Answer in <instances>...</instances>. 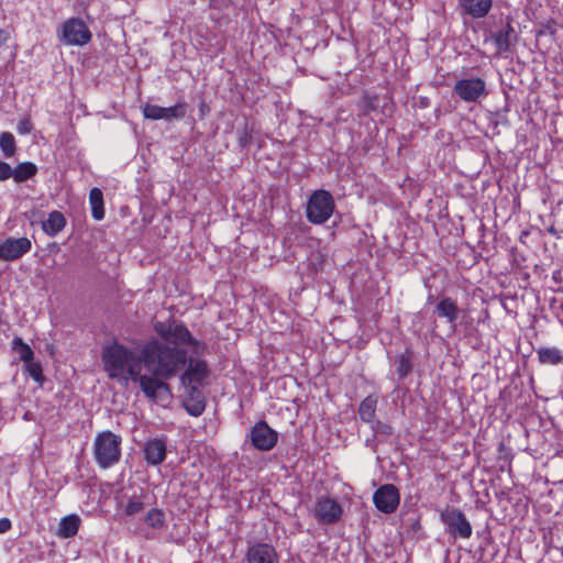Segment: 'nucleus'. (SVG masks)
Segmentation results:
<instances>
[{
    "mask_svg": "<svg viewBox=\"0 0 563 563\" xmlns=\"http://www.w3.org/2000/svg\"><path fill=\"white\" fill-rule=\"evenodd\" d=\"M25 372L36 382H42L43 374H42V366L40 363L32 361H29L24 364Z\"/></svg>",
    "mask_w": 563,
    "mask_h": 563,
    "instance_id": "2f4dec72",
    "label": "nucleus"
},
{
    "mask_svg": "<svg viewBox=\"0 0 563 563\" xmlns=\"http://www.w3.org/2000/svg\"><path fill=\"white\" fill-rule=\"evenodd\" d=\"M80 526V518L77 515H68L60 519L58 525V536L62 538H73L77 534Z\"/></svg>",
    "mask_w": 563,
    "mask_h": 563,
    "instance_id": "6ab92c4d",
    "label": "nucleus"
},
{
    "mask_svg": "<svg viewBox=\"0 0 563 563\" xmlns=\"http://www.w3.org/2000/svg\"><path fill=\"white\" fill-rule=\"evenodd\" d=\"M120 507L125 516L134 517L141 514L145 508L144 496L142 494H133L128 497L125 501L122 500Z\"/></svg>",
    "mask_w": 563,
    "mask_h": 563,
    "instance_id": "aec40b11",
    "label": "nucleus"
},
{
    "mask_svg": "<svg viewBox=\"0 0 563 563\" xmlns=\"http://www.w3.org/2000/svg\"><path fill=\"white\" fill-rule=\"evenodd\" d=\"M208 377V366L205 361L190 358L183 376L189 383L202 384Z\"/></svg>",
    "mask_w": 563,
    "mask_h": 563,
    "instance_id": "f3484780",
    "label": "nucleus"
},
{
    "mask_svg": "<svg viewBox=\"0 0 563 563\" xmlns=\"http://www.w3.org/2000/svg\"><path fill=\"white\" fill-rule=\"evenodd\" d=\"M32 249L29 238H8L0 242V261L13 262L21 258Z\"/></svg>",
    "mask_w": 563,
    "mask_h": 563,
    "instance_id": "9d476101",
    "label": "nucleus"
},
{
    "mask_svg": "<svg viewBox=\"0 0 563 563\" xmlns=\"http://www.w3.org/2000/svg\"><path fill=\"white\" fill-rule=\"evenodd\" d=\"M369 424H371V429L375 433H380L384 435H390L393 433V428L389 424L384 423L382 421L374 420Z\"/></svg>",
    "mask_w": 563,
    "mask_h": 563,
    "instance_id": "473e14b6",
    "label": "nucleus"
},
{
    "mask_svg": "<svg viewBox=\"0 0 563 563\" xmlns=\"http://www.w3.org/2000/svg\"><path fill=\"white\" fill-rule=\"evenodd\" d=\"M334 211V200L327 190L319 189L311 194L308 199L306 214L312 224L327 222Z\"/></svg>",
    "mask_w": 563,
    "mask_h": 563,
    "instance_id": "20e7f679",
    "label": "nucleus"
},
{
    "mask_svg": "<svg viewBox=\"0 0 563 563\" xmlns=\"http://www.w3.org/2000/svg\"><path fill=\"white\" fill-rule=\"evenodd\" d=\"M93 454L101 468H108L120 461L121 438L111 431H103L96 435Z\"/></svg>",
    "mask_w": 563,
    "mask_h": 563,
    "instance_id": "7ed1b4c3",
    "label": "nucleus"
},
{
    "mask_svg": "<svg viewBox=\"0 0 563 563\" xmlns=\"http://www.w3.org/2000/svg\"><path fill=\"white\" fill-rule=\"evenodd\" d=\"M12 527L9 518H0V534L8 532Z\"/></svg>",
    "mask_w": 563,
    "mask_h": 563,
    "instance_id": "4c0bfd02",
    "label": "nucleus"
},
{
    "mask_svg": "<svg viewBox=\"0 0 563 563\" xmlns=\"http://www.w3.org/2000/svg\"><path fill=\"white\" fill-rule=\"evenodd\" d=\"M252 445L260 451H271L278 441V433L264 420L256 422L250 433Z\"/></svg>",
    "mask_w": 563,
    "mask_h": 563,
    "instance_id": "6e6552de",
    "label": "nucleus"
},
{
    "mask_svg": "<svg viewBox=\"0 0 563 563\" xmlns=\"http://www.w3.org/2000/svg\"><path fill=\"white\" fill-rule=\"evenodd\" d=\"M164 377L157 376L153 373V376L141 375L136 378L140 383L141 390L150 399L156 400L162 393H168V385L163 382Z\"/></svg>",
    "mask_w": 563,
    "mask_h": 563,
    "instance_id": "4468645a",
    "label": "nucleus"
},
{
    "mask_svg": "<svg viewBox=\"0 0 563 563\" xmlns=\"http://www.w3.org/2000/svg\"><path fill=\"white\" fill-rule=\"evenodd\" d=\"M165 512L158 508H152L145 516V523L153 529H163L165 527Z\"/></svg>",
    "mask_w": 563,
    "mask_h": 563,
    "instance_id": "bb28decb",
    "label": "nucleus"
},
{
    "mask_svg": "<svg viewBox=\"0 0 563 563\" xmlns=\"http://www.w3.org/2000/svg\"><path fill=\"white\" fill-rule=\"evenodd\" d=\"M440 519L445 526V531L450 536L461 539H470L472 537V525L460 509L446 508L441 511Z\"/></svg>",
    "mask_w": 563,
    "mask_h": 563,
    "instance_id": "423d86ee",
    "label": "nucleus"
},
{
    "mask_svg": "<svg viewBox=\"0 0 563 563\" xmlns=\"http://www.w3.org/2000/svg\"><path fill=\"white\" fill-rule=\"evenodd\" d=\"M12 351L18 354L19 360L23 361L24 364L32 361L34 352L21 338L15 336L11 342Z\"/></svg>",
    "mask_w": 563,
    "mask_h": 563,
    "instance_id": "a878e982",
    "label": "nucleus"
},
{
    "mask_svg": "<svg viewBox=\"0 0 563 563\" xmlns=\"http://www.w3.org/2000/svg\"><path fill=\"white\" fill-rule=\"evenodd\" d=\"M186 409L189 415L197 417L205 410V402L202 400H197L194 405L186 406Z\"/></svg>",
    "mask_w": 563,
    "mask_h": 563,
    "instance_id": "c9c22d12",
    "label": "nucleus"
},
{
    "mask_svg": "<svg viewBox=\"0 0 563 563\" xmlns=\"http://www.w3.org/2000/svg\"><path fill=\"white\" fill-rule=\"evenodd\" d=\"M493 0H459L461 13L473 19L485 18L490 11Z\"/></svg>",
    "mask_w": 563,
    "mask_h": 563,
    "instance_id": "2eb2a0df",
    "label": "nucleus"
},
{
    "mask_svg": "<svg viewBox=\"0 0 563 563\" xmlns=\"http://www.w3.org/2000/svg\"><path fill=\"white\" fill-rule=\"evenodd\" d=\"M556 33V23L554 20H548L540 24L538 35H554Z\"/></svg>",
    "mask_w": 563,
    "mask_h": 563,
    "instance_id": "72a5a7b5",
    "label": "nucleus"
},
{
    "mask_svg": "<svg viewBox=\"0 0 563 563\" xmlns=\"http://www.w3.org/2000/svg\"><path fill=\"white\" fill-rule=\"evenodd\" d=\"M92 218L100 221L104 218L103 194L99 188H92L89 192Z\"/></svg>",
    "mask_w": 563,
    "mask_h": 563,
    "instance_id": "4be33fe9",
    "label": "nucleus"
},
{
    "mask_svg": "<svg viewBox=\"0 0 563 563\" xmlns=\"http://www.w3.org/2000/svg\"><path fill=\"white\" fill-rule=\"evenodd\" d=\"M342 506L334 499L329 497L318 498L314 505V517L320 523H334L341 519Z\"/></svg>",
    "mask_w": 563,
    "mask_h": 563,
    "instance_id": "9b49d317",
    "label": "nucleus"
},
{
    "mask_svg": "<svg viewBox=\"0 0 563 563\" xmlns=\"http://www.w3.org/2000/svg\"><path fill=\"white\" fill-rule=\"evenodd\" d=\"M397 373L400 377H406L411 371V360L408 353H402L396 358Z\"/></svg>",
    "mask_w": 563,
    "mask_h": 563,
    "instance_id": "c756f323",
    "label": "nucleus"
},
{
    "mask_svg": "<svg viewBox=\"0 0 563 563\" xmlns=\"http://www.w3.org/2000/svg\"><path fill=\"white\" fill-rule=\"evenodd\" d=\"M373 503L379 511L389 515L397 509L400 494L395 485L385 484L375 490Z\"/></svg>",
    "mask_w": 563,
    "mask_h": 563,
    "instance_id": "1a4fd4ad",
    "label": "nucleus"
},
{
    "mask_svg": "<svg viewBox=\"0 0 563 563\" xmlns=\"http://www.w3.org/2000/svg\"><path fill=\"white\" fill-rule=\"evenodd\" d=\"M13 178V168L5 162H0V181Z\"/></svg>",
    "mask_w": 563,
    "mask_h": 563,
    "instance_id": "f704fd0d",
    "label": "nucleus"
},
{
    "mask_svg": "<svg viewBox=\"0 0 563 563\" xmlns=\"http://www.w3.org/2000/svg\"><path fill=\"white\" fill-rule=\"evenodd\" d=\"M31 130H32V123H31L30 119L24 118L18 122L16 131L20 134H22V135L27 134L31 132Z\"/></svg>",
    "mask_w": 563,
    "mask_h": 563,
    "instance_id": "e433bc0d",
    "label": "nucleus"
},
{
    "mask_svg": "<svg viewBox=\"0 0 563 563\" xmlns=\"http://www.w3.org/2000/svg\"><path fill=\"white\" fill-rule=\"evenodd\" d=\"M66 227V218L59 211H52L48 213L47 219L42 223L43 231L49 235L55 236Z\"/></svg>",
    "mask_w": 563,
    "mask_h": 563,
    "instance_id": "a211bd4d",
    "label": "nucleus"
},
{
    "mask_svg": "<svg viewBox=\"0 0 563 563\" xmlns=\"http://www.w3.org/2000/svg\"><path fill=\"white\" fill-rule=\"evenodd\" d=\"M101 357L108 376L122 385L136 382L142 364L164 378L173 377L186 364L185 351L169 347L157 339L147 341L139 354L122 344L112 343L103 347Z\"/></svg>",
    "mask_w": 563,
    "mask_h": 563,
    "instance_id": "f257e3e1",
    "label": "nucleus"
},
{
    "mask_svg": "<svg viewBox=\"0 0 563 563\" xmlns=\"http://www.w3.org/2000/svg\"><path fill=\"white\" fill-rule=\"evenodd\" d=\"M0 148L7 158L14 156L16 152L15 139L11 132L0 134Z\"/></svg>",
    "mask_w": 563,
    "mask_h": 563,
    "instance_id": "cd10ccee",
    "label": "nucleus"
},
{
    "mask_svg": "<svg viewBox=\"0 0 563 563\" xmlns=\"http://www.w3.org/2000/svg\"><path fill=\"white\" fill-rule=\"evenodd\" d=\"M434 312L439 318L445 319V321L452 325L453 330L455 329V322L461 312L455 299L442 297L437 303Z\"/></svg>",
    "mask_w": 563,
    "mask_h": 563,
    "instance_id": "dca6fc26",
    "label": "nucleus"
},
{
    "mask_svg": "<svg viewBox=\"0 0 563 563\" xmlns=\"http://www.w3.org/2000/svg\"><path fill=\"white\" fill-rule=\"evenodd\" d=\"M142 112L145 119L148 120H163V107L146 103L142 108Z\"/></svg>",
    "mask_w": 563,
    "mask_h": 563,
    "instance_id": "7c9ffc66",
    "label": "nucleus"
},
{
    "mask_svg": "<svg viewBox=\"0 0 563 563\" xmlns=\"http://www.w3.org/2000/svg\"><path fill=\"white\" fill-rule=\"evenodd\" d=\"M154 330L163 340L161 342L169 347L180 349L186 353L187 351L181 345L189 346L194 353H198L202 347V344L191 335L187 327L174 319L155 322Z\"/></svg>",
    "mask_w": 563,
    "mask_h": 563,
    "instance_id": "f03ea898",
    "label": "nucleus"
},
{
    "mask_svg": "<svg viewBox=\"0 0 563 563\" xmlns=\"http://www.w3.org/2000/svg\"><path fill=\"white\" fill-rule=\"evenodd\" d=\"M186 114V107L184 103H176L172 107H163V120L183 119Z\"/></svg>",
    "mask_w": 563,
    "mask_h": 563,
    "instance_id": "c85d7f7f",
    "label": "nucleus"
},
{
    "mask_svg": "<svg viewBox=\"0 0 563 563\" xmlns=\"http://www.w3.org/2000/svg\"><path fill=\"white\" fill-rule=\"evenodd\" d=\"M537 355L541 364L558 365L563 362L562 351L554 346L540 347Z\"/></svg>",
    "mask_w": 563,
    "mask_h": 563,
    "instance_id": "5701e85b",
    "label": "nucleus"
},
{
    "mask_svg": "<svg viewBox=\"0 0 563 563\" xmlns=\"http://www.w3.org/2000/svg\"><path fill=\"white\" fill-rule=\"evenodd\" d=\"M247 563H279L275 548L267 543H255L246 551Z\"/></svg>",
    "mask_w": 563,
    "mask_h": 563,
    "instance_id": "ddd939ff",
    "label": "nucleus"
},
{
    "mask_svg": "<svg viewBox=\"0 0 563 563\" xmlns=\"http://www.w3.org/2000/svg\"><path fill=\"white\" fill-rule=\"evenodd\" d=\"M453 92L464 102H478L488 95L486 82L479 77L457 80Z\"/></svg>",
    "mask_w": 563,
    "mask_h": 563,
    "instance_id": "0eeeda50",
    "label": "nucleus"
},
{
    "mask_svg": "<svg viewBox=\"0 0 563 563\" xmlns=\"http://www.w3.org/2000/svg\"><path fill=\"white\" fill-rule=\"evenodd\" d=\"M512 33L514 29L510 24H507L494 34L493 40L499 53L507 52L509 49L511 44L510 36Z\"/></svg>",
    "mask_w": 563,
    "mask_h": 563,
    "instance_id": "393cba45",
    "label": "nucleus"
},
{
    "mask_svg": "<svg viewBox=\"0 0 563 563\" xmlns=\"http://www.w3.org/2000/svg\"><path fill=\"white\" fill-rule=\"evenodd\" d=\"M166 438L148 439L143 445L144 460L150 465H159L166 457Z\"/></svg>",
    "mask_w": 563,
    "mask_h": 563,
    "instance_id": "f8f14e48",
    "label": "nucleus"
},
{
    "mask_svg": "<svg viewBox=\"0 0 563 563\" xmlns=\"http://www.w3.org/2000/svg\"><path fill=\"white\" fill-rule=\"evenodd\" d=\"M57 37L67 46H85L91 41L92 34L80 18H69L58 27Z\"/></svg>",
    "mask_w": 563,
    "mask_h": 563,
    "instance_id": "39448f33",
    "label": "nucleus"
},
{
    "mask_svg": "<svg viewBox=\"0 0 563 563\" xmlns=\"http://www.w3.org/2000/svg\"><path fill=\"white\" fill-rule=\"evenodd\" d=\"M37 167L31 162L20 163L13 168V179L15 183H23L35 176Z\"/></svg>",
    "mask_w": 563,
    "mask_h": 563,
    "instance_id": "b1692460",
    "label": "nucleus"
},
{
    "mask_svg": "<svg viewBox=\"0 0 563 563\" xmlns=\"http://www.w3.org/2000/svg\"><path fill=\"white\" fill-rule=\"evenodd\" d=\"M377 398L373 395L364 398L358 407V415L362 421L371 423L375 420Z\"/></svg>",
    "mask_w": 563,
    "mask_h": 563,
    "instance_id": "412c9836",
    "label": "nucleus"
}]
</instances>
